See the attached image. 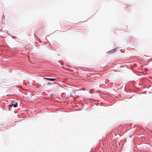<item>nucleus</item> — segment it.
<instances>
[{"instance_id":"2","label":"nucleus","mask_w":152,"mask_h":152,"mask_svg":"<svg viewBox=\"0 0 152 152\" xmlns=\"http://www.w3.org/2000/svg\"><path fill=\"white\" fill-rule=\"evenodd\" d=\"M44 79H46L47 80L50 81H54L56 80V79H53V78H44Z\"/></svg>"},{"instance_id":"1","label":"nucleus","mask_w":152,"mask_h":152,"mask_svg":"<svg viewBox=\"0 0 152 152\" xmlns=\"http://www.w3.org/2000/svg\"><path fill=\"white\" fill-rule=\"evenodd\" d=\"M13 106L15 107H16L18 106V104L17 103L14 104V103L12 104L11 103V104L9 105V106L10 107H11Z\"/></svg>"},{"instance_id":"5","label":"nucleus","mask_w":152,"mask_h":152,"mask_svg":"<svg viewBox=\"0 0 152 152\" xmlns=\"http://www.w3.org/2000/svg\"><path fill=\"white\" fill-rule=\"evenodd\" d=\"M91 91H90V93H91Z\"/></svg>"},{"instance_id":"3","label":"nucleus","mask_w":152,"mask_h":152,"mask_svg":"<svg viewBox=\"0 0 152 152\" xmlns=\"http://www.w3.org/2000/svg\"><path fill=\"white\" fill-rule=\"evenodd\" d=\"M115 51V50L114 49L113 50H112L110 51V52L111 53H114Z\"/></svg>"},{"instance_id":"4","label":"nucleus","mask_w":152,"mask_h":152,"mask_svg":"<svg viewBox=\"0 0 152 152\" xmlns=\"http://www.w3.org/2000/svg\"><path fill=\"white\" fill-rule=\"evenodd\" d=\"M48 83H48L49 84H50V83H49V82Z\"/></svg>"}]
</instances>
